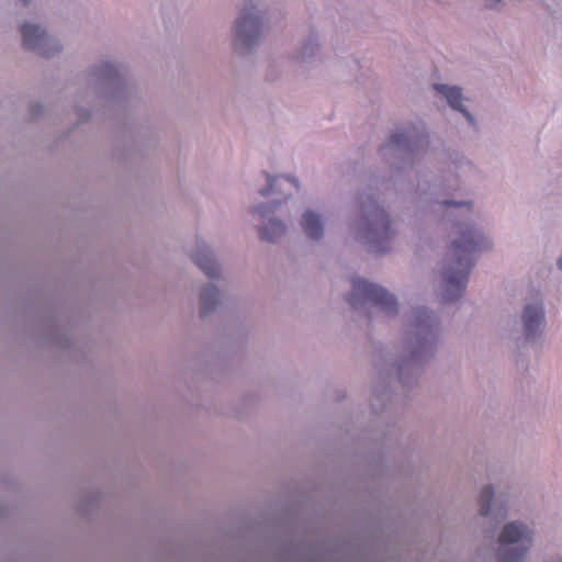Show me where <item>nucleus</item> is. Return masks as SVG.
Returning a JSON list of instances; mask_svg holds the SVG:
<instances>
[{
    "label": "nucleus",
    "mask_w": 562,
    "mask_h": 562,
    "mask_svg": "<svg viewBox=\"0 0 562 562\" xmlns=\"http://www.w3.org/2000/svg\"><path fill=\"white\" fill-rule=\"evenodd\" d=\"M472 201L442 200L434 204V210L451 222L449 246L438 266L441 300L454 303L461 300L467 290L468 279L474 266L473 254L491 250L494 247L492 237L479 229L474 222L454 218L473 210Z\"/></svg>",
    "instance_id": "1"
},
{
    "label": "nucleus",
    "mask_w": 562,
    "mask_h": 562,
    "mask_svg": "<svg viewBox=\"0 0 562 562\" xmlns=\"http://www.w3.org/2000/svg\"><path fill=\"white\" fill-rule=\"evenodd\" d=\"M404 335L397 358L392 360L390 374L405 387L416 385L424 366L438 351L442 335L440 316L423 305L413 306L404 318Z\"/></svg>",
    "instance_id": "2"
},
{
    "label": "nucleus",
    "mask_w": 562,
    "mask_h": 562,
    "mask_svg": "<svg viewBox=\"0 0 562 562\" xmlns=\"http://www.w3.org/2000/svg\"><path fill=\"white\" fill-rule=\"evenodd\" d=\"M396 235V223L390 209L372 193L360 194L348 225V243L367 254L384 256L391 252Z\"/></svg>",
    "instance_id": "3"
},
{
    "label": "nucleus",
    "mask_w": 562,
    "mask_h": 562,
    "mask_svg": "<svg viewBox=\"0 0 562 562\" xmlns=\"http://www.w3.org/2000/svg\"><path fill=\"white\" fill-rule=\"evenodd\" d=\"M127 67L117 61L101 60L83 76L82 87L76 93L77 123L90 121L105 99L124 102L133 93L127 79Z\"/></svg>",
    "instance_id": "4"
},
{
    "label": "nucleus",
    "mask_w": 562,
    "mask_h": 562,
    "mask_svg": "<svg viewBox=\"0 0 562 562\" xmlns=\"http://www.w3.org/2000/svg\"><path fill=\"white\" fill-rule=\"evenodd\" d=\"M538 529L535 522L515 519L501 528L496 538L497 562H528L536 546Z\"/></svg>",
    "instance_id": "5"
},
{
    "label": "nucleus",
    "mask_w": 562,
    "mask_h": 562,
    "mask_svg": "<svg viewBox=\"0 0 562 562\" xmlns=\"http://www.w3.org/2000/svg\"><path fill=\"white\" fill-rule=\"evenodd\" d=\"M270 16L237 13L231 27L233 52L241 57L251 55L262 44Z\"/></svg>",
    "instance_id": "6"
},
{
    "label": "nucleus",
    "mask_w": 562,
    "mask_h": 562,
    "mask_svg": "<svg viewBox=\"0 0 562 562\" xmlns=\"http://www.w3.org/2000/svg\"><path fill=\"white\" fill-rule=\"evenodd\" d=\"M349 302L355 307H361L367 303H371L378 306L389 319L396 318L401 312V303L394 293L380 284L362 278H353L351 280Z\"/></svg>",
    "instance_id": "7"
},
{
    "label": "nucleus",
    "mask_w": 562,
    "mask_h": 562,
    "mask_svg": "<svg viewBox=\"0 0 562 562\" xmlns=\"http://www.w3.org/2000/svg\"><path fill=\"white\" fill-rule=\"evenodd\" d=\"M518 324L526 344H537L543 337L547 325V310L542 295L539 293L526 297L519 311Z\"/></svg>",
    "instance_id": "8"
},
{
    "label": "nucleus",
    "mask_w": 562,
    "mask_h": 562,
    "mask_svg": "<svg viewBox=\"0 0 562 562\" xmlns=\"http://www.w3.org/2000/svg\"><path fill=\"white\" fill-rule=\"evenodd\" d=\"M19 32L23 48L44 58H54L64 49L60 40L49 34L40 23L25 21L19 25Z\"/></svg>",
    "instance_id": "9"
},
{
    "label": "nucleus",
    "mask_w": 562,
    "mask_h": 562,
    "mask_svg": "<svg viewBox=\"0 0 562 562\" xmlns=\"http://www.w3.org/2000/svg\"><path fill=\"white\" fill-rule=\"evenodd\" d=\"M280 206V201L259 203L250 207V213L257 216L255 225L257 236L266 244H277L283 239L288 232V224L274 213Z\"/></svg>",
    "instance_id": "10"
},
{
    "label": "nucleus",
    "mask_w": 562,
    "mask_h": 562,
    "mask_svg": "<svg viewBox=\"0 0 562 562\" xmlns=\"http://www.w3.org/2000/svg\"><path fill=\"white\" fill-rule=\"evenodd\" d=\"M512 499L510 487L485 485L480 495L477 514L491 522L499 524L508 517Z\"/></svg>",
    "instance_id": "11"
},
{
    "label": "nucleus",
    "mask_w": 562,
    "mask_h": 562,
    "mask_svg": "<svg viewBox=\"0 0 562 562\" xmlns=\"http://www.w3.org/2000/svg\"><path fill=\"white\" fill-rule=\"evenodd\" d=\"M429 142L427 137L419 139H406L404 135L396 134L392 140L382 148L383 158L394 166L395 169L405 168L404 165H397L393 159L398 158L401 160L409 159L412 165L414 160L420 159L428 150Z\"/></svg>",
    "instance_id": "12"
},
{
    "label": "nucleus",
    "mask_w": 562,
    "mask_h": 562,
    "mask_svg": "<svg viewBox=\"0 0 562 562\" xmlns=\"http://www.w3.org/2000/svg\"><path fill=\"white\" fill-rule=\"evenodd\" d=\"M189 257L191 261L204 273L205 277L213 280H223L224 270L214 249L206 239L196 236Z\"/></svg>",
    "instance_id": "13"
},
{
    "label": "nucleus",
    "mask_w": 562,
    "mask_h": 562,
    "mask_svg": "<svg viewBox=\"0 0 562 562\" xmlns=\"http://www.w3.org/2000/svg\"><path fill=\"white\" fill-rule=\"evenodd\" d=\"M323 38L318 31L311 30L291 53L290 59L296 65L308 68L321 60Z\"/></svg>",
    "instance_id": "14"
},
{
    "label": "nucleus",
    "mask_w": 562,
    "mask_h": 562,
    "mask_svg": "<svg viewBox=\"0 0 562 562\" xmlns=\"http://www.w3.org/2000/svg\"><path fill=\"white\" fill-rule=\"evenodd\" d=\"M299 225L303 235L313 243H321L326 236V220L315 209H305L299 218Z\"/></svg>",
    "instance_id": "15"
},
{
    "label": "nucleus",
    "mask_w": 562,
    "mask_h": 562,
    "mask_svg": "<svg viewBox=\"0 0 562 562\" xmlns=\"http://www.w3.org/2000/svg\"><path fill=\"white\" fill-rule=\"evenodd\" d=\"M432 88L447 101L452 110L460 112L470 125L476 124L475 117L464 104L465 98L463 97L462 89L460 87L447 83H434Z\"/></svg>",
    "instance_id": "16"
},
{
    "label": "nucleus",
    "mask_w": 562,
    "mask_h": 562,
    "mask_svg": "<svg viewBox=\"0 0 562 562\" xmlns=\"http://www.w3.org/2000/svg\"><path fill=\"white\" fill-rule=\"evenodd\" d=\"M223 304V292L212 283H204L199 291V317L205 319L213 315Z\"/></svg>",
    "instance_id": "17"
},
{
    "label": "nucleus",
    "mask_w": 562,
    "mask_h": 562,
    "mask_svg": "<svg viewBox=\"0 0 562 562\" xmlns=\"http://www.w3.org/2000/svg\"><path fill=\"white\" fill-rule=\"evenodd\" d=\"M266 182L267 184L259 189V194L263 198L283 195L286 199L293 194L288 189L289 186H292L296 191L300 190L299 180L295 177H273L266 173Z\"/></svg>",
    "instance_id": "18"
},
{
    "label": "nucleus",
    "mask_w": 562,
    "mask_h": 562,
    "mask_svg": "<svg viewBox=\"0 0 562 562\" xmlns=\"http://www.w3.org/2000/svg\"><path fill=\"white\" fill-rule=\"evenodd\" d=\"M238 13L269 16L267 0H244Z\"/></svg>",
    "instance_id": "19"
},
{
    "label": "nucleus",
    "mask_w": 562,
    "mask_h": 562,
    "mask_svg": "<svg viewBox=\"0 0 562 562\" xmlns=\"http://www.w3.org/2000/svg\"><path fill=\"white\" fill-rule=\"evenodd\" d=\"M389 401L390 393L384 390H380L378 386H375L371 398L372 409L375 412L381 411Z\"/></svg>",
    "instance_id": "20"
},
{
    "label": "nucleus",
    "mask_w": 562,
    "mask_h": 562,
    "mask_svg": "<svg viewBox=\"0 0 562 562\" xmlns=\"http://www.w3.org/2000/svg\"><path fill=\"white\" fill-rule=\"evenodd\" d=\"M47 340L56 345H64L67 341V337L61 328L52 327L47 335Z\"/></svg>",
    "instance_id": "21"
},
{
    "label": "nucleus",
    "mask_w": 562,
    "mask_h": 562,
    "mask_svg": "<svg viewBox=\"0 0 562 562\" xmlns=\"http://www.w3.org/2000/svg\"><path fill=\"white\" fill-rule=\"evenodd\" d=\"M45 114V106L42 102L36 101L31 103L30 105V119L33 121H37L43 117Z\"/></svg>",
    "instance_id": "22"
},
{
    "label": "nucleus",
    "mask_w": 562,
    "mask_h": 562,
    "mask_svg": "<svg viewBox=\"0 0 562 562\" xmlns=\"http://www.w3.org/2000/svg\"><path fill=\"white\" fill-rule=\"evenodd\" d=\"M485 8L496 10L504 4V0H482Z\"/></svg>",
    "instance_id": "23"
},
{
    "label": "nucleus",
    "mask_w": 562,
    "mask_h": 562,
    "mask_svg": "<svg viewBox=\"0 0 562 562\" xmlns=\"http://www.w3.org/2000/svg\"><path fill=\"white\" fill-rule=\"evenodd\" d=\"M18 4H20L23 8H27L31 5L32 0H14Z\"/></svg>",
    "instance_id": "24"
},
{
    "label": "nucleus",
    "mask_w": 562,
    "mask_h": 562,
    "mask_svg": "<svg viewBox=\"0 0 562 562\" xmlns=\"http://www.w3.org/2000/svg\"><path fill=\"white\" fill-rule=\"evenodd\" d=\"M544 562H562V554L553 555L546 560Z\"/></svg>",
    "instance_id": "25"
},
{
    "label": "nucleus",
    "mask_w": 562,
    "mask_h": 562,
    "mask_svg": "<svg viewBox=\"0 0 562 562\" xmlns=\"http://www.w3.org/2000/svg\"><path fill=\"white\" fill-rule=\"evenodd\" d=\"M79 510H80L82 514H85V510H86V509H85L83 505H81V504L79 505Z\"/></svg>",
    "instance_id": "26"
}]
</instances>
